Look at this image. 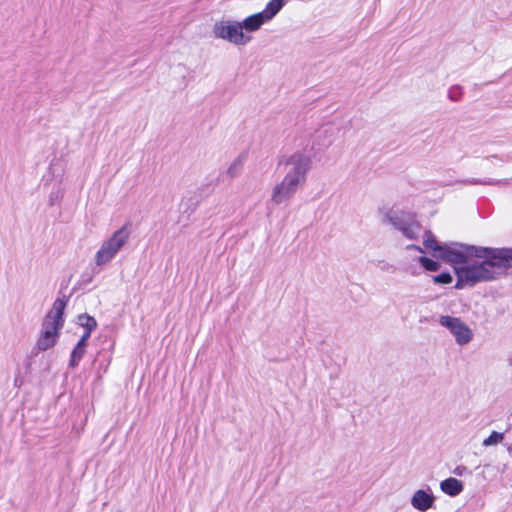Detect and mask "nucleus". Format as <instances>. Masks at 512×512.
<instances>
[{
    "label": "nucleus",
    "instance_id": "5701e85b",
    "mask_svg": "<svg viewBox=\"0 0 512 512\" xmlns=\"http://www.w3.org/2000/svg\"><path fill=\"white\" fill-rule=\"evenodd\" d=\"M465 467H457L454 471L455 474L457 475H462V470H464Z\"/></svg>",
    "mask_w": 512,
    "mask_h": 512
},
{
    "label": "nucleus",
    "instance_id": "a878e982",
    "mask_svg": "<svg viewBox=\"0 0 512 512\" xmlns=\"http://www.w3.org/2000/svg\"><path fill=\"white\" fill-rule=\"evenodd\" d=\"M511 415H512V412H511Z\"/></svg>",
    "mask_w": 512,
    "mask_h": 512
},
{
    "label": "nucleus",
    "instance_id": "4468645a",
    "mask_svg": "<svg viewBox=\"0 0 512 512\" xmlns=\"http://www.w3.org/2000/svg\"><path fill=\"white\" fill-rule=\"evenodd\" d=\"M287 1L288 0H270L262 12L268 18V20L271 21L283 8Z\"/></svg>",
    "mask_w": 512,
    "mask_h": 512
},
{
    "label": "nucleus",
    "instance_id": "20e7f679",
    "mask_svg": "<svg viewBox=\"0 0 512 512\" xmlns=\"http://www.w3.org/2000/svg\"><path fill=\"white\" fill-rule=\"evenodd\" d=\"M216 38L223 39L237 46L246 45L251 41V36L243 32L241 22L233 20H222L214 24L212 29Z\"/></svg>",
    "mask_w": 512,
    "mask_h": 512
},
{
    "label": "nucleus",
    "instance_id": "4be33fe9",
    "mask_svg": "<svg viewBox=\"0 0 512 512\" xmlns=\"http://www.w3.org/2000/svg\"><path fill=\"white\" fill-rule=\"evenodd\" d=\"M407 249H413V250H416V251L421 252V253L423 252V249L420 246H417V245H408Z\"/></svg>",
    "mask_w": 512,
    "mask_h": 512
},
{
    "label": "nucleus",
    "instance_id": "aec40b11",
    "mask_svg": "<svg viewBox=\"0 0 512 512\" xmlns=\"http://www.w3.org/2000/svg\"><path fill=\"white\" fill-rule=\"evenodd\" d=\"M437 284H449L452 282V276L449 273H441L433 278Z\"/></svg>",
    "mask_w": 512,
    "mask_h": 512
},
{
    "label": "nucleus",
    "instance_id": "0eeeda50",
    "mask_svg": "<svg viewBox=\"0 0 512 512\" xmlns=\"http://www.w3.org/2000/svg\"><path fill=\"white\" fill-rule=\"evenodd\" d=\"M66 307V301L63 299H56L52 309L46 315L42 331H49V333L59 336V331L64 324L63 314Z\"/></svg>",
    "mask_w": 512,
    "mask_h": 512
},
{
    "label": "nucleus",
    "instance_id": "1a4fd4ad",
    "mask_svg": "<svg viewBox=\"0 0 512 512\" xmlns=\"http://www.w3.org/2000/svg\"><path fill=\"white\" fill-rule=\"evenodd\" d=\"M299 187L300 186L293 183L292 181L283 178V180L273 188L271 194V201L275 205H280L290 200L297 192Z\"/></svg>",
    "mask_w": 512,
    "mask_h": 512
},
{
    "label": "nucleus",
    "instance_id": "a211bd4d",
    "mask_svg": "<svg viewBox=\"0 0 512 512\" xmlns=\"http://www.w3.org/2000/svg\"><path fill=\"white\" fill-rule=\"evenodd\" d=\"M78 319L80 325L85 328V332L91 333L97 327V322L92 316L84 314L80 315Z\"/></svg>",
    "mask_w": 512,
    "mask_h": 512
},
{
    "label": "nucleus",
    "instance_id": "f03ea898",
    "mask_svg": "<svg viewBox=\"0 0 512 512\" xmlns=\"http://www.w3.org/2000/svg\"><path fill=\"white\" fill-rule=\"evenodd\" d=\"M130 232L126 225L120 227L112 235L104 240L95 254V264L99 267L110 263L118 252L126 245Z\"/></svg>",
    "mask_w": 512,
    "mask_h": 512
},
{
    "label": "nucleus",
    "instance_id": "dca6fc26",
    "mask_svg": "<svg viewBox=\"0 0 512 512\" xmlns=\"http://www.w3.org/2000/svg\"><path fill=\"white\" fill-rule=\"evenodd\" d=\"M504 440V433L493 431L487 438L482 442L484 447L496 446L502 443Z\"/></svg>",
    "mask_w": 512,
    "mask_h": 512
},
{
    "label": "nucleus",
    "instance_id": "7ed1b4c3",
    "mask_svg": "<svg viewBox=\"0 0 512 512\" xmlns=\"http://www.w3.org/2000/svg\"><path fill=\"white\" fill-rule=\"evenodd\" d=\"M282 163L285 169L284 178L298 186L304 185L312 166L311 157L304 152L297 151L285 158Z\"/></svg>",
    "mask_w": 512,
    "mask_h": 512
},
{
    "label": "nucleus",
    "instance_id": "39448f33",
    "mask_svg": "<svg viewBox=\"0 0 512 512\" xmlns=\"http://www.w3.org/2000/svg\"><path fill=\"white\" fill-rule=\"evenodd\" d=\"M385 220L410 240L416 239L421 230L415 215L409 212L391 210L387 212Z\"/></svg>",
    "mask_w": 512,
    "mask_h": 512
},
{
    "label": "nucleus",
    "instance_id": "ddd939ff",
    "mask_svg": "<svg viewBox=\"0 0 512 512\" xmlns=\"http://www.w3.org/2000/svg\"><path fill=\"white\" fill-rule=\"evenodd\" d=\"M58 336L49 333V331H41V335L37 341V347L41 351H45L55 345Z\"/></svg>",
    "mask_w": 512,
    "mask_h": 512
},
{
    "label": "nucleus",
    "instance_id": "9d476101",
    "mask_svg": "<svg viewBox=\"0 0 512 512\" xmlns=\"http://www.w3.org/2000/svg\"><path fill=\"white\" fill-rule=\"evenodd\" d=\"M434 500V496L431 493L420 489L414 492L411 498V505L419 511H426L433 506Z\"/></svg>",
    "mask_w": 512,
    "mask_h": 512
},
{
    "label": "nucleus",
    "instance_id": "423d86ee",
    "mask_svg": "<svg viewBox=\"0 0 512 512\" xmlns=\"http://www.w3.org/2000/svg\"><path fill=\"white\" fill-rule=\"evenodd\" d=\"M439 323L450 331L456 343L460 346L468 344L473 339V332L470 327L458 317L442 315L439 318Z\"/></svg>",
    "mask_w": 512,
    "mask_h": 512
},
{
    "label": "nucleus",
    "instance_id": "6e6552de",
    "mask_svg": "<svg viewBox=\"0 0 512 512\" xmlns=\"http://www.w3.org/2000/svg\"><path fill=\"white\" fill-rule=\"evenodd\" d=\"M299 187L300 186L293 183L292 181L283 178V180L273 188L271 194V201L275 205H280L290 200L297 192Z\"/></svg>",
    "mask_w": 512,
    "mask_h": 512
},
{
    "label": "nucleus",
    "instance_id": "f8f14e48",
    "mask_svg": "<svg viewBox=\"0 0 512 512\" xmlns=\"http://www.w3.org/2000/svg\"><path fill=\"white\" fill-rule=\"evenodd\" d=\"M442 492L449 496H457L463 491V483L453 477L447 478L440 483Z\"/></svg>",
    "mask_w": 512,
    "mask_h": 512
},
{
    "label": "nucleus",
    "instance_id": "393cba45",
    "mask_svg": "<svg viewBox=\"0 0 512 512\" xmlns=\"http://www.w3.org/2000/svg\"><path fill=\"white\" fill-rule=\"evenodd\" d=\"M456 93H454V89H451L450 92H449V97L452 99V100H456Z\"/></svg>",
    "mask_w": 512,
    "mask_h": 512
},
{
    "label": "nucleus",
    "instance_id": "f3484780",
    "mask_svg": "<svg viewBox=\"0 0 512 512\" xmlns=\"http://www.w3.org/2000/svg\"><path fill=\"white\" fill-rule=\"evenodd\" d=\"M86 348L83 346L76 345L71 353L69 366L75 368L85 354Z\"/></svg>",
    "mask_w": 512,
    "mask_h": 512
},
{
    "label": "nucleus",
    "instance_id": "6ab92c4d",
    "mask_svg": "<svg viewBox=\"0 0 512 512\" xmlns=\"http://www.w3.org/2000/svg\"><path fill=\"white\" fill-rule=\"evenodd\" d=\"M419 262L428 271H437L440 267L438 262L423 256L419 258Z\"/></svg>",
    "mask_w": 512,
    "mask_h": 512
},
{
    "label": "nucleus",
    "instance_id": "9b49d317",
    "mask_svg": "<svg viewBox=\"0 0 512 512\" xmlns=\"http://www.w3.org/2000/svg\"><path fill=\"white\" fill-rule=\"evenodd\" d=\"M267 22H269L268 18L261 11L245 18L243 22H241V25L243 26V30L245 29L248 32H255Z\"/></svg>",
    "mask_w": 512,
    "mask_h": 512
},
{
    "label": "nucleus",
    "instance_id": "2eb2a0df",
    "mask_svg": "<svg viewBox=\"0 0 512 512\" xmlns=\"http://www.w3.org/2000/svg\"><path fill=\"white\" fill-rule=\"evenodd\" d=\"M244 162L245 157L243 155L238 156L228 167L226 175L231 179L238 177L242 172Z\"/></svg>",
    "mask_w": 512,
    "mask_h": 512
},
{
    "label": "nucleus",
    "instance_id": "f257e3e1",
    "mask_svg": "<svg viewBox=\"0 0 512 512\" xmlns=\"http://www.w3.org/2000/svg\"><path fill=\"white\" fill-rule=\"evenodd\" d=\"M423 245L434 251L435 256L454 265L457 289L512 273V249L440 245L430 231L424 233Z\"/></svg>",
    "mask_w": 512,
    "mask_h": 512
},
{
    "label": "nucleus",
    "instance_id": "b1692460",
    "mask_svg": "<svg viewBox=\"0 0 512 512\" xmlns=\"http://www.w3.org/2000/svg\"><path fill=\"white\" fill-rule=\"evenodd\" d=\"M456 93H454V89H451L450 92H449V97L452 99V100H456Z\"/></svg>",
    "mask_w": 512,
    "mask_h": 512
},
{
    "label": "nucleus",
    "instance_id": "412c9836",
    "mask_svg": "<svg viewBox=\"0 0 512 512\" xmlns=\"http://www.w3.org/2000/svg\"><path fill=\"white\" fill-rule=\"evenodd\" d=\"M90 335H91V333H89V332H84V334L82 335V337L79 339V341H78L77 345H79V346H83V347H85V348H86V346H87V342H88V340H89V338H90Z\"/></svg>",
    "mask_w": 512,
    "mask_h": 512
}]
</instances>
